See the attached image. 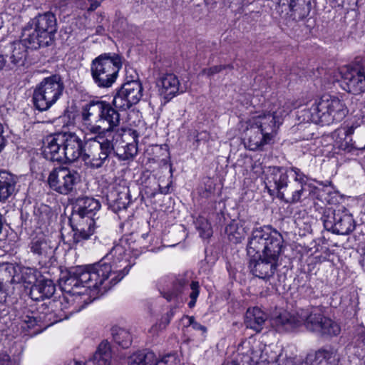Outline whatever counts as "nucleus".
I'll list each match as a JSON object with an SVG mask.
<instances>
[{"mask_svg":"<svg viewBox=\"0 0 365 365\" xmlns=\"http://www.w3.org/2000/svg\"><path fill=\"white\" fill-rule=\"evenodd\" d=\"M100 208L99 201L93 197H84L78 199L73 214V220L77 222L74 235L77 241L80 239L87 240L94 233L93 217Z\"/></svg>","mask_w":365,"mask_h":365,"instance_id":"obj_9","label":"nucleus"},{"mask_svg":"<svg viewBox=\"0 0 365 365\" xmlns=\"http://www.w3.org/2000/svg\"><path fill=\"white\" fill-rule=\"evenodd\" d=\"M3 133H4V126L1 123H0V137H4Z\"/></svg>","mask_w":365,"mask_h":365,"instance_id":"obj_58","label":"nucleus"},{"mask_svg":"<svg viewBox=\"0 0 365 365\" xmlns=\"http://www.w3.org/2000/svg\"><path fill=\"white\" fill-rule=\"evenodd\" d=\"M0 365H18L15 360H11L6 353H0Z\"/></svg>","mask_w":365,"mask_h":365,"instance_id":"obj_46","label":"nucleus"},{"mask_svg":"<svg viewBox=\"0 0 365 365\" xmlns=\"http://www.w3.org/2000/svg\"><path fill=\"white\" fill-rule=\"evenodd\" d=\"M56 248L55 242L44 237L34 238L30 245L31 252L37 256L42 264L52 262Z\"/></svg>","mask_w":365,"mask_h":365,"instance_id":"obj_19","label":"nucleus"},{"mask_svg":"<svg viewBox=\"0 0 365 365\" xmlns=\"http://www.w3.org/2000/svg\"><path fill=\"white\" fill-rule=\"evenodd\" d=\"M174 314H175V309H170V310L168 312H167L165 315L168 318H169L171 320V319L173 318Z\"/></svg>","mask_w":365,"mask_h":365,"instance_id":"obj_54","label":"nucleus"},{"mask_svg":"<svg viewBox=\"0 0 365 365\" xmlns=\"http://www.w3.org/2000/svg\"><path fill=\"white\" fill-rule=\"evenodd\" d=\"M34 214L38 217L39 222H46L49 218V207L46 205H41L35 210Z\"/></svg>","mask_w":365,"mask_h":365,"instance_id":"obj_45","label":"nucleus"},{"mask_svg":"<svg viewBox=\"0 0 365 365\" xmlns=\"http://www.w3.org/2000/svg\"><path fill=\"white\" fill-rule=\"evenodd\" d=\"M5 63V59L3 56L0 55V70L3 68Z\"/></svg>","mask_w":365,"mask_h":365,"instance_id":"obj_56","label":"nucleus"},{"mask_svg":"<svg viewBox=\"0 0 365 365\" xmlns=\"http://www.w3.org/2000/svg\"><path fill=\"white\" fill-rule=\"evenodd\" d=\"M358 335L360 340L363 344V346L365 348V327H361L358 329ZM364 362H365V356H364Z\"/></svg>","mask_w":365,"mask_h":365,"instance_id":"obj_50","label":"nucleus"},{"mask_svg":"<svg viewBox=\"0 0 365 365\" xmlns=\"http://www.w3.org/2000/svg\"><path fill=\"white\" fill-rule=\"evenodd\" d=\"M103 0H77L76 5L82 10L93 11L96 9Z\"/></svg>","mask_w":365,"mask_h":365,"instance_id":"obj_41","label":"nucleus"},{"mask_svg":"<svg viewBox=\"0 0 365 365\" xmlns=\"http://www.w3.org/2000/svg\"><path fill=\"white\" fill-rule=\"evenodd\" d=\"M119 123V113L106 101H92L83 107L79 128L88 140L82 155L86 165L99 168L108 161Z\"/></svg>","mask_w":365,"mask_h":365,"instance_id":"obj_2","label":"nucleus"},{"mask_svg":"<svg viewBox=\"0 0 365 365\" xmlns=\"http://www.w3.org/2000/svg\"><path fill=\"white\" fill-rule=\"evenodd\" d=\"M64 365H86V362L77 359H71L66 361Z\"/></svg>","mask_w":365,"mask_h":365,"instance_id":"obj_53","label":"nucleus"},{"mask_svg":"<svg viewBox=\"0 0 365 365\" xmlns=\"http://www.w3.org/2000/svg\"><path fill=\"white\" fill-rule=\"evenodd\" d=\"M56 31V19L51 12L39 14L31 19L22 29L21 40L10 46L11 62L17 66H23L27 48L37 49L48 46Z\"/></svg>","mask_w":365,"mask_h":365,"instance_id":"obj_4","label":"nucleus"},{"mask_svg":"<svg viewBox=\"0 0 365 365\" xmlns=\"http://www.w3.org/2000/svg\"><path fill=\"white\" fill-rule=\"evenodd\" d=\"M4 24V21L3 19L2 14H0V29L3 27V25Z\"/></svg>","mask_w":365,"mask_h":365,"instance_id":"obj_57","label":"nucleus"},{"mask_svg":"<svg viewBox=\"0 0 365 365\" xmlns=\"http://www.w3.org/2000/svg\"><path fill=\"white\" fill-rule=\"evenodd\" d=\"M130 249L126 241L121 240L98 263L79 266L81 279L92 281L91 286L103 291L109 289L128 274L135 264L139 252Z\"/></svg>","mask_w":365,"mask_h":365,"instance_id":"obj_3","label":"nucleus"},{"mask_svg":"<svg viewBox=\"0 0 365 365\" xmlns=\"http://www.w3.org/2000/svg\"><path fill=\"white\" fill-rule=\"evenodd\" d=\"M156 85L160 95L167 101L184 92L178 76L173 73L163 74L158 79Z\"/></svg>","mask_w":365,"mask_h":365,"instance_id":"obj_21","label":"nucleus"},{"mask_svg":"<svg viewBox=\"0 0 365 365\" xmlns=\"http://www.w3.org/2000/svg\"><path fill=\"white\" fill-rule=\"evenodd\" d=\"M170 319L164 315L160 321L155 324H154L149 330V331L155 335L158 334L160 331L164 330L166 327L169 324Z\"/></svg>","mask_w":365,"mask_h":365,"instance_id":"obj_44","label":"nucleus"},{"mask_svg":"<svg viewBox=\"0 0 365 365\" xmlns=\"http://www.w3.org/2000/svg\"><path fill=\"white\" fill-rule=\"evenodd\" d=\"M81 182L79 173L66 167L53 169L49 174L48 182L50 187L61 195L72 194Z\"/></svg>","mask_w":365,"mask_h":365,"instance_id":"obj_13","label":"nucleus"},{"mask_svg":"<svg viewBox=\"0 0 365 365\" xmlns=\"http://www.w3.org/2000/svg\"><path fill=\"white\" fill-rule=\"evenodd\" d=\"M63 151L61 163L74 162L79 157L82 158L83 143L81 139L74 133L64 132Z\"/></svg>","mask_w":365,"mask_h":365,"instance_id":"obj_22","label":"nucleus"},{"mask_svg":"<svg viewBox=\"0 0 365 365\" xmlns=\"http://www.w3.org/2000/svg\"><path fill=\"white\" fill-rule=\"evenodd\" d=\"M111 334L115 342L123 348H128L131 344L132 336L125 329L115 326L111 329Z\"/></svg>","mask_w":365,"mask_h":365,"instance_id":"obj_31","label":"nucleus"},{"mask_svg":"<svg viewBox=\"0 0 365 365\" xmlns=\"http://www.w3.org/2000/svg\"><path fill=\"white\" fill-rule=\"evenodd\" d=\"M226 233L230 241L239 243L245 238L246 230L242 225L232 222L226 227Z\"/></svg>","mask_w":365,"mask_h":365,"instance_id":"obj_32","label":"nucleus"},{"mask_svg":"<svg viewBox=\"0 0 365 365\" xmlns=\"http://www.w3.org/2000/svg\"><path fill=\"white\" fill-rule=\"evenodd\" d=\"M113 201L117 205L119 209L125 208L129 202L128 188L123 187L122 190L118 192V197L114 198Z\"/></svg>","mask_w":365,"mask_h":365,"instance_id":"obj_40","label":"nucleus"},{"mask_svg":"<svg viewBox=\"0 0 365 365\" xmlns=\"http://www.w3.org/2000/svg\"><path fill=\"white\" fill-rule=\"evenodd\" d=\"M299 327L304 324L307 330L322 335L336 336L341 331L339 325L323 317L319 307H311L297 312Z\"/></svg>","mask_w":365,"mask_h":365,"instance_id":"obj_12","label":"nucleus"},{"mask_svg":"<svg viewBox=\"0 0 365 365\" xmlns=\"http://www.w3.org/2000/svg\"><path fill=\"white\" fill-rule=\"evenodd\" d=\"M111 359L110 345L108 341H103L89 359L88 363H92L93 365H111Z\"/></svg>","mask_w":365,"mask_h":365,"instance_id":"obj_28","label":"nucleus"},{"mask_svg":"<svg viewBox=\"0 0 365 365\" xmlns=\"http://www.w3.org/2000/svg\"><path fill=\"white\" fill-rule=\"evenodd\" d=\"M222 66H213L212 68L203 70V73L208 76H210L215 73H219L222 70Z\"/></svg>","mask_w":365,"mask_h":365,"instance_id":"obj_49","label":"nucleus"},{"mask_svg":"<svg viewBox=\"0 0 365 365\" xmlns=\"http://www.w3.org/2000/svg\"><path fill=\"white\" fill-rule=\"evenodd\" d=\"M195 319L193 317L185 316L182 318V323L185 327L192 326Z\"/></svg>","mask_w":365,"mask_h":365,"instance_id":"obj_51","label":"nucleus"},{"mask_svg":"<svg viewBox=\"0 0 365 365\" xmlns=\"http://www.w3.org/2000/svg\"><path fill=\"white\" fill-rule=\"evenodd\" d=\"M192 327L195 330H200L203 334L207 332V328L194 320Z\"/></svg>","mask_w":365,"mask_h":365,"instance_id":"obj_52","label":"nucleus"},{"mask_svg":"<svg viewBox=\"0 0 365 365\" xmlns=\"http://www.w3.org/2000/svg\"><path fill=\"white\" fill-rule=\"evenodd\" d=\"M281 253L257 255L251 257L250 268L252 273L262 279L269 280L279 267V258Z\"/></svg>","mask_w":365,"mask_h":365,"instance_id":"obj_16","label":"nucleus"},{"mask_svg":"<svg viewBox=\"0 0 365 365\" xmlns=\"http://www.w3.org/2000/svg\"><path fill=\"white\" fill-rule=\"evenodd\" d=\"M80 267L69 272L61 282L64 292L57 300H53L39 313L24 310L15 319L14 325L21 334L34 336L53 324L68 319L72 314L80 312L92 302L91 292L98 289L91 286L92 281L81 279Z\"/></svg>","mask_w":365,"mask_h":365,"instance_id":"obj_1","label":"nucleus"},{"mask_svg":"<svg viewBox=\"0 0 365 365\" xmlns=\"http://www.w3.org/2000/svg\"><path fill=\"white\" fill-rule=\"evenodd\" d=\"M291 16L295 19H303L310 11V1L307 0H287Z\"/></svg>","mask_w":365,"mask_h":365,"instance_id":"obj_29","label":"nucleus"},{"mask_svg":"<svg viewBox=\"0 0 365 365\" xmlns=\"http://www.w3.org/2000/svg\"><path fill=\"white\" fill-rule=\"evenodd\" d=\"M121 66L122 61L118 55L110 53L100 55L92 61L91 66L94 82L99 87L111 86L115 81Z\"/></svg>","mask_w":365,"mask_h":365,"instance_id":"obj_10","label":"nucleus"},{"mask_svg":"<svg viewBox=\"0 0 365 365\" xmlns=\"http://www.w3.org/2000/svg\"><path fill=\"white\" fill-rule=\"evenodd\" d=\"M289 113L288 107L274 105L269 110L254 113L245 122L248 148L255 150L271 143Z\"/></svg>","mask_w":365,"mask_h":365,"instance_id":"obj_5","label":"nucleus"},{"mask_svg":"<svg viewBox=\"0 0 365 365\" xmlns=\"http://www.w3.org/2000/svg\"><path fill=\"white\" fill-rule=\"evenodd\" d=\"M191 292L190 293V301L188 303V306L190 308L195 307L197 299L200 293V286L197 282L193 281L190 284Z\"/></svg>","mask_w":365,"mask_h":365,"instance_id":"obj_43","label":"nucleus"},{"mask_svg":"<svg viewBox=\"0 0 365 365\" xmlns=\"http://www.w3.org/2000/svg\"><path fill=\"white\" fill-rule=\"evenodd\" d=\"M185 284V280H179L176 284H174L171 290H169L164 294V297L168 301H172L175 299L178 300V299L180 297V295L184 292Z\"/></svg>","mask_w":365,"mask_h":365,"instance_id":"obj_36","label":"nucleus"},{"mask_svg":"<svg viewBox=\"0 0 365 365\" xmlns=\"http://www.w3.org/2000/svg\"><path fill=\"white\" fill-rule=\"evenodd\" d=\"M64 132L47 136L43 140V155L51 161L62 162Z\"/></svg>","mask_w":365,"mask_h":365,"instance_id":"obj_18","label":"nucleus"},{"mask_svg":"<svg viewBox=\"0 0 365 365\" xmlns=\"http://www.w3.org/2000/svg\"><path fill=\"white\" fill-rule=\"evenodd\" d=\"M180 365V359L178 356L175 354H168L161 358H156L155 361L153 362V365Z\"/></svg>","mask_w":365,"mask_h":365,"instance_id":"obj_39","label":"nucleus"},{"mask_svg":"<svg viewBox=\"0 0 365 365\" xmlns=\"http://www.w3.org/2000/svg\"><path fill=\"white\" fill-rule=\"evenodd\" d=\"M299 322L297 314L296 315H291L289 313L284 312L272 319L271 324L278 331H289L298 327Z\"/></svg>","mask_w":365,"mask_h":365,"instance_id":"obj_26","label":"nucleus"},{"mask_svg":"<svg viewBox=\"0 0 365 365\" xmlns=\"http://www.w3.org/2000/svg\"><path fill=\"white\" fill-rule=\"evenodd\" d=\"M155 354L152 351H137L128 358V365H153Z\"/></svg>","mask_w":365,"mask_h":365,"instance_id":"obj_30","label":"nucleus"},{"mask_svg":"<svg viewBox=\"0 0 365 365\" xmlns=\"http://www.w3.org/2000/svg\"><path fill=\"white\" fill-rule=\"evenodd\" d=\"M288 170L282 167H268L264 171V184L270 195H276L279 199H284L282 190L288 185Z\"/></svg>","mask_w":365,"mask_h":365,"instance_id":"obj_17","label":"nucleus"},{"mask_svg":"<svg viewBox=\"0 0 365 365\" xmlns=\"http://www.w3.org/2000/svg\"><path fill=\"white\" fill-rule=\"evenodd\" d=\"M363 123L362 118H356L349 123L344 128L337 129L335 131V134L342 136H351V135L354 133V130L360 127Z\"/></svg>","mask_w":365,"mask_h":365,"instance_id":"obj_34","label":"nucleus"},{"mask_svg":"<svg viewBox=\"0 0 365 365\" xmlns=\"http://www.w3.org/2000/svg\"><path fill=\"white\" fill-rule=\"evenodd\" d=\"M282 236L271 227L264 226L252 230L247 244V254L250 257L257 255L281 253Z\"/></svg>","mask_w":365,"mask_h":365,"instance_id":"obj_8","label":"nucleus"},{"mask_svg":"<svg viewBox=\"0 0 365 365\" xmlns=\"http://www.w3.org/2000/svg\"><path fill=\"white\" fill-rule=\"evenodd\" d=\"M116 154L120 160H128L137 154V147L134 143H126L116 148Z\"/></svg>","mask_w":365,"mask_h":365,"instance_id":"obj_35","label":"nucleus"},{"mask_svg":"<svg viewBox=\"0 0 365 365\" xmlns=\"http://www.w3.org/2000/svg\"><path fill=\"white\" fill-rule=\"evenodd\" d=\"M6 140L4 137H0V153L3 150L4 145H5Z\"/></svg>","mask_w":365,"mask_h":365,"instance_id":"obj_55","label":"nucleus"},{"mask_svg":"<svg viewBox=\"0 0 365 365\" xmlns=\"http://www.w3.org/2000/svg\"><path fill=\"white\" fill-rule=\"evenodd\" d=\"M63 90L64 85L59 76L44 78L34 91L35 107L41 111L47 110L58 101Z\"/></svg>","mask_w":365,"mask_h":365,"instance_id":"obj_11","label":"nucleus"},{"mask_svg":"<svg viewBox=\"0 0 365 365\" xmlns=\"http://www.w3.org/2000/svg\"><path fill=\"white\" fill-rule=\"evenodd\" d=\"M246 357H249L247 360L250 365H265L269 363L267 358L262 354L259 349L250 350V354H247Z\"/></svg>","mask_w":365,"mask_h":365,"instance_id":"obj_38","label":"nucleus"},{"mask_svg":"<svg viewBox=\"0 0 365 365\" xmlns=\"http://www.w3.org/2000/svg\"><path fill=\"white\" fill-rule=\"evenodd\" d=\"M339 355L332 347L323 348L316 351L311 365H338Z\"/></svg>","mask_w":365,"mask_h":365,"instance_id":"obj_25","label":"nucleus"},{"mask_svg":"<svg viewBox=\"0 0 365 365\" xmlns=\"http://www.w3.org/2000/svg\"><path fill=\"white\" fill-rule=\"evenodd\" d=\"M291 171L294 173L293 179L294 183L292 185H308L309 178L304 175L299 168L293 167L291 168Z\"/></svg>","mask_w":365,"mask_h":365,"instance_id":"obj_42","label":"nucleus"},{"mask_svg":"<svg viewBox=\"0 0 365 365\" xmlns=\"http://www.w3.org/2000/svg\"><path fill=\"white\" fill-rule=\"evenodd\" d=\"M322 221L326 230L339 235H347L354 229L353 217L344 207L327 210Z\"/></svg>","mask_w":365,"mask_h":365,"instance_id":"obj_14","label":"nucleus"},{"mask_svg":"<svg viewBox=\"0 0 365 365\" xmlns=\"http://www.w3.org/2000/svg\"><path fill=\"white\" fill-rule=\"evenodd\" d=\"M200 229L202 230L200 234L202 238H208L210 237L212 231L210 225L207 222L204 224V227Z\"/></svg>","mask_w":365,"mask_h":365,"instance_id":"obj_47","label":"nucleus"},{"mask_svg":"<svg viewBox=\"0 0 365 365\" xmlns=\"http://www.w3.org/2000/svg\"><path fill=\"white\" fill-rule=\"evenodd\" d=\"M344 88L354 95L365 92V68H347L343 73Z\"/></svg>","mask_w":365,"mask_h":365,"instance_id":"obj_20","label":"nucleus"},{"mask_svg":"<svg viewBox=\"0 0 365 365\" xmlns=\"http://www.w3.org/2000/svg\"><path fill=\"white\" fill-rule=\"evenodd\" d=\"M55 285L52 280L45 278L37 279L31 287L30 296L34 300L49 298L55 292Z\"/></svg>","mask_w":365,"mask_h":365,"instance_id":"obj_23","label":"nucleus"},{"mask_svg":"<svg viewBox=\"0 0 365 365\" xmlns=\"http://www.w3.org/2000/svg\"><path fill=\"white\" fill-rule=\"evenodd\" d=\"M167 365H169V364H167Z\"/></svg>","mask_w":365,"mask_h":365,"instance_id":"obj_59","label":"nucleus"},{"mask_svg":"<svg viewBox=\"0 0 365 365\" xmlns=\"http://www.w3.org/2000/svg\"><path fill=\"white\" fill-rule=\"evenodd\" d=\"M36 269L13 264L0 265V303L16 290L30 289L37 280Z\"/></svg>","mask_w":365,"mask_h":365,"instance_id":"obj_6","label":"nucleus"},{"mask_svg":"<svg viewBox=\"0 0 365 365\" xmlns=\"http://www.w3.org/2000/svg\"><path fill=\"white\" fill-rule=\"evenodd\" d=\"M334 137L336 138V145L339 147V149L349 153L356 148L352 142V138L351 136L346 137L334 133Z\"/></svg>","mask_w":365,"mask_h":365,"instance_id":"obj_37","label":"nucleus"},{"mask_svg":"<svg viewBox=\"0 0 365 365\" xmlns=\"http://www.w3.org/2000/svg\"><path fill=\"white\" fill-rule=\"evenodd\" d=\"M252 171L255 173L256 177H258L262 173H264L265 170H263L262 165L260 163L255 162L252 166Z\"/></svg>","mask_w":365,"mask_h":365,"instance_id":"obj_48","label":"nucleus"},{"mask_svg":"<svg viewBox=\"0 0 365 365\" xmlns=\"http://www.w3.org/2000/svg\"><path fill=\"white\" fill-rule=\"evenodd\" d=\"M348 113L344 102L335 96L324 94L312 105L307 111V121L330 125L341 121Z\"/></svg>","mask_w":365,"mask_h":365,"instance_id":"obj_7","label":"nucleus"},{"mask_svg":"<svg viewBox=\"0 0 365 365\" xmlns=\"http://www.w3.org/2000/svg\"><path fill=\"white\" fill-rule=\"evenodd\" d=\"M143 96V86L139 81H127L114 96L113 103L115 108L125 110L137 104Z\"/></svg>","mask_w":365,"mask_h":365,"instance_id":"obj_15","label":"nucleus"},{"mask_svg":"<svg viewBox=\"0 0 365 365\" xmlns=\"http://www.w3.org/2000/svg\"><path fill=\"white\" fill-rule=\"evenodd\" d=\"M267 320L266 314L258 307L249 308L245 314V324L247 328L256 332L262 330Z\"/></svg>","mask_w":365,"mask_h":365,"instance_id":"obj_24","label":"nucleus"},{"mask_svg":"<svg viewBox=\"0 0 365 365\" xmlns=\"http://www.w3.org/2000/svg\"><path fill=\"white\" fill-rule=\"evenodd\" d=\"M307 186L299 185H291L289 187L290 196L286 197L284 194V199H280L287 203L294 204L301 202L303 197H306Z\"/></svg>","mask_w":365,"mask_h":365,"instance_id":"obj_33","label":"nucleus"},{"mask_svg":"<svg viewBox=\"0 0 365 365\" xmlns=\"http://www.w3.org/2000/svg\"><path fill=\"white\" fill-rule=\"evenodd\" d=\"M16 178L6 172H0V201H4L14 194L16 190Z\"/></svg>","mask_w":365,"mask_h":365,"instance_id":"obj_27","label":"nucleus"}]
</instances>
